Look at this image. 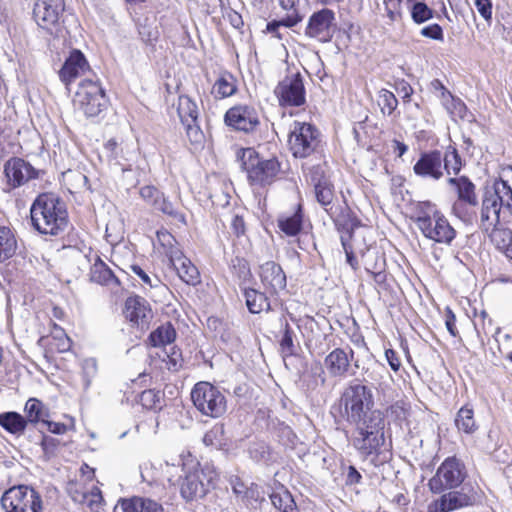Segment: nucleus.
Returning a JSON list of instances; mask_svg holds the SVG:
<instances>
[{"mask_svg": "<svg viewBox=\"0 0 512 512\" xmlns=\"http://www.w3.org/2000/svg\"><path fill=\"white\" fill-rule=\"evenodd\" d=\"M448 183L457 188L458 198L469 205H477V197L475 194V185L467 177H450Z\"/></svg>", "mask_w": 512, "mask_h": 512, "instance_id": "nucleus-30", "label": "nucleus"}, {"mask_svg": "<svg viewBox=\"0 0 512 512\" xmlns=\"http://www.w3.org/2000/svg\"><path fill=\"white\" fill-rule=\"evenodd\" d=\"M456 318L453 312L448 309L446 312V318H445V325L447 327V330L450 332L452 336L457 335V329H456Z\"/></svg>", "mask_w": 512, "mask_h": 512, "instance_id": "nucleus-63", "label": "nucleus"}, {"mask_svg": "<svg viewBox=\"0 0 512 512\" xmlns=\"http://www.w3.org/2000/svg\"><path fill=\"white\" fill-rule=\"evenodd\" d=\"M89 69L88 62L79 50H74L65 60L59 77L61 81L68 87L76 78L82 76Z\"/></svg>", "mask_w": 512, "mask_h": 512, "instance_id": "nucleus-21", "label": "nucleus"}, {"mask_svg": "<svg viewBox=\"0 0 512 512\" xmlns=\"http://www.w3.org/2000/svg\"><path fill=\"white\" fill-rule=\"evenodd\" d=\"M175 337L176 331L173 325L167 322L154 330L150 334L149 340L151 344L156 347L172 343L175 340Z\"/></svg>", "mask_w": 512, "mask_h": 512, "instance_id": "nucleus-38", "label": "nucleus"}, {"mask_svg": "<svg viewBox=\"0 0 512 512\" xmlns=\"http://www.w3.org/2000/svg\"><path fill=\"white\" fill-rule=\"evenodd\" d=\"M421 35L434 40H443V30L438 24H431L421 29Z\"/></svg>", "mask_w": 512, "mask_h": 512, "instance_id": "nucleus-58", "label": "nucleus"}, {"mask_svg": "<svg viewBox=\"0 0 512 512\" xmlns=\"http://www.w3.org/2000/svg\"><path fill=\"white\" fill-rule=\"evenodd\" d=\"M138 33L141 40L146 44H153L158 39L159 32L155 25V19L145 17L138 22Z\"/></svg>", "mask_w": 512, "mask_h": 512, "instance_id": "nucleus-42", "label": "nucleus"}, {"mask_svg": "<svg viewBox=\"0 0 512 512\" xmlns=\"http://www.w3.org/2000/svg\"><path fill=\"white\" fill-rule=\"evenodd\" d=\"M27 425L25 417L17 412L10 411L0 414V426L13 435L24 434Z\"/></svg>", "mask_w": 512, "mask_h": 512, "instance_id": "nucleus-29", "label": "nucleus"}, {"mask_svg": "<svg viewBox=\"0 0 512 512\" xmlns=\"http://www.w3.org/2000/svg\"><path fill=\"white\" fill-rule=\"evenodd\" d=\"M1 506L5 512H42L40 494L27 485L14 486L1 497Z\"/></svg>", "mask_w": 512, "mask_h": 512, "instance_id": "nucleus-6", "label": "nucleus"}, {"mask_svg": "<svg viewBox=\"0 0 512 512\" xmlns=\"http://www.w3.org/2000/svg\"><path fill=\"white\" fill-rule=\"evenodd\" d=\"M430 89L440 99L447 111L452 112L454 109L463 107L461 100L454 98L439 79L431 81Z\"/></svg>", "mask_w": 512, "mask_h": 512, "instance_id": "nucleus-31", "label": "nucleus"}, {"mask_svg": "<svg viewBox=\"0 0 512 512\" xmlns=\"http://www.w3.org/2000/svg\"><path fill=\"white\" fill-rule=\"evenodd\" d=\"M4 174L12 188L20 187L37 177V171L24 159L13 157L4 165Z\"/></svg>", "mask_w": 512, "mask_h": 512, "instance_id": "nucleus-18", "label": "nucleus"}, {"mask_svg": "<svg viewBox=\"0 0 512 512\" xmlns=\"http://www.w3.org/2000/svg\"><path fill=\"white\" fill-rule=\"evenodd\" d=\"M455 425L458 431L465 434H473L478 430V425L474 418V410L469 404L459 409L455 417Z\"/></svg>", "mask_w": 512, "mask_h": 512, "instance_id": "nucleus-33", "label": "nucleus"}, {"mask_svg": "<svg viewBox=\"0 0 512 512\" xmlns=\"http://www.w3.org/2000/svg\"><path fill=\"white\" fill-rule=\"evenodd\" d=\"M403 0H382V17L386 18L389 25L399 22L403 18Z\"/></svg>", "mask_w": 512, "mask_h": 512, "instance_id": "nucleus-41", "label": "nucleus"}, {"mask_svg": "<svg viewBox=\"0 0 512 512\" xmlns=\"http://www.w3.org/2000/svg\"><path fill=\"white\" fill-rule=\"evenodd\" d=\"M309 376L312 377V381L308 386L315 389L318 386H323L326 382L325 372L320 363H314L309 371Z\"/></svg>", "mask_w": 512, "mask_h": 512, "instance_id": "nucleus-56", "label": "nucleus"}, {"mask_svg": "<svg viewBox=\"0 0 512 512\" xmlns=\"http://www.w3.org/2000/svg\"><path fill=\"white\" fill-rule=\"evenodd\" d=\"M140 401L148 409L159 408L161 402L160 392L151 389L143 391L140 395Z\"/></svg>", "mask_w": 512, "mask_h": 512, "instance_id": "nucleus-53", "label": "nucleus"}, {"mask_svg": "<svg viewBox=\"0 0 512 512\" xmlns=\"http://www.w3.org/2000/svg\"><path fill=\"white\" fill-rule=\"evenodd\" d=\"M163 193H161L154 186H144L140 189V196L149 205L156 207L158 201L161 199Z\"/></svg>", "mask_w": 512, "mask_h": 512, "instance_id": "nucleus-54", "label": "nucleus"}, {"mask_svg": "<svg viewBox=\"0 0 512 512\" xmlns=\"http://www.w3.org/2000/svg\"><path fill=\"white\" fill-rule=\"evenodd\" d=\"M155 209L170 216L175 221H178L183 225L186 224L185 215L179 211L178 208L174 207V205L168 199H166L164 195H162L161 199L158 201Z\"/></svg>", "mask_w": 512, "mask_h": 512, "instance_id": "nucleus-46", "label": "nucleus"}, {"mask_svg": "<svg viewBox=\"0 0 512 512\" xmlns=\"http://www.w3.org/2000/svg\"><path fill=\"white\" fill-rule=\"evenodd\" d=\"M126 317L140 326L148 324L151 318V310L147 307L146 301L141 297H129L125 303Z\"/></svg>", "mask_w": 512, "mask_h": 512, "instance_id": "nucleus-24", "label": "nucleus"}, {"mask_svg": "<svg viewBox=\"0 0 512 512\" xmlns=\"http://www.w3.org/2000/svg\"><path fill=\"white\" fill-rule=\"evenodd\" d=\"M203 443L217 449L223 448L227 444L223 425L216 424L208 430L203 437Z\"/></svg>", "mask_w": 512, "mask_h": 512, "instance_id": "nucleus-43", "label": "nucleus"}, {"mask_svg": "<svg viewBox=\"0 0 512 512\" xmlns=\"http://www.w3.org/2000/svg\"><path fill=\"white\" fill-rule=\"evenodd\" d=\"M274 93L283 107H300L305 104L306 92L300 73L285 76L275 87Z\"/></svg>", "mask_w": 512, "mask_h": 512, "instance_id": "nucleus-12", "label": "nucleus"}, {"mask_svg": "<svg viewBox=\"0 0 512 512\" xmlns=\"http://www.w3.org/2000/svg\"><path fill=\"white\" fill-rule=\"evenodd\" d=\"M191 399L203 415L216 418L226 411L225 396L209 382L197 383L191 391Z\"/></svg>", "mask_w": 512, "mask_h": 512, "instance_id": "nucleus-8", "label": "nucleus"}, {"mask_svg": "<svg viewBox=\"0 0 512 512\" xmlns=\"http://www.w3.org/2000/svg\"><path fill=\"white\" fill-rule=\"evenodd\" d=\"M237 90L234 76L228 72L222 73L214 83L211 93L216 99L232 96Z\"/></svg>", "mask_w": 512, "mask_h": 512, "instance_id": "nucleus-32", "label": "nucleus"}, {"mask_svg": "<svg viewBox=\"0 0 512 512\" xmlns=\"http://www.w3.org/2000/svg\"><path fill=\"white\" fill-rule=\"evenodd\" d=\"M465 476V467L461 461L456 457H448L429 480L428 486L432 493L439 494L444 490L458 487Z\"/></svg>", "mask_w": 512, "mask_h": 512, "instance_id": "nucleus-10", "label": "nucleus"}, {"mask_svg": "<svg viewBox=\"0 0 512 512\" xmlns=\"http://www.w3.org/2000/svg\"><path fill=\"white\" fill-rule=\"evenodd\" d=\"M414 173L421 178L440 180L443 177V159L439 150L424 152L413 166Z\"/></svg>", "mask_w": 512, "mask_h": 512, "instance_id": "nucleus-17", "label": "nucleus"}, {"mask_svg": "<svg viewBox=\"0 0 512 512\" xmlns=\"http://www.w3.org/2000/svg\"><path fill=\"white\" fill-rule=\"evenodd\" d=\"M225 123L235 130L251 132L259 125L256 110L246 105L230 108L225 114Z\"/></svg>", "mask_w": 512, "mask_h": 512, "instance_id": "nucleus-16", "label": "nucleus"}, {"mask_svg": "<svg viewBox=\"0 0 512 512\" xmlns=\"http://www.w3.org/2000/svg\"><path fill=\"white\" fill-rule=\"evenodd\" d=\"M43 424L46 425L47 429L53 434L61 435L66 432V426L63 423L49 421L48 418H46Z\"/></svg>", "mask_w": 512, "mask_h": 512, "instance_id": "nucleus-61", "label": "nucleus"}, {"mask_svg": "<svg viewBox=\"0 0 512 512\" xmlns=\"http://www.w3.org/2000/svg\"><path fill=\"white\" fill-rule=\"evenodd\" d=\"M177 111L183 125L197 121L198 108L190 97L184 95L179 97Z\"/></svg>", "mask_w": 512, "mask_h": 512, "instance_id": "nucleus-36", "label": "nucleus"}, {"mask_svg": "<svg viewBox=\"0 0 512 512\" xmlns=\"http://www.w3.org/2000/svg\"><path fill=\"white\" fill-rule=\"evenodd\" d=\"M271 502L275 508L282 512H294L296 510V504L288 492L272 494Z\"/></svg>", "mask_w": 512, "mask_h": 512, "instance_id": "nucleus-47", "label": "nucleus"}, {"mask_svg": "<svg viewBox=\"0 0 512 512\" xmlns=\"http://www.w3.org/2000/svg\"><path fill=\"white\" fill-rule=\"evenodd\" d=\"M237 157L252 184L261 186L271 184L280 172V163L275 157L261 158L253 148L240 149Z\"/></svg>", "mask_w": 512, "mask_h": 512, "instance_id": "nucleus-4", "label": "nucleus"}, {"mask_svg": "<svg viewBox=\"0 0 512 512\" xmlns=\"http://www.w3.org/2000/svg\"><path fill=\"white\" fill-rule=\"evenodd\" d=\"M475 5L479 14L485 19L492 17V4L490 0H475Z\"/></svg>", "mask_w": 512, "mask_h": 512, "instance_id": "nucleus-59", "label": "nucleus"}, {"mask_svg": "<svg viewBox=\"0 0 512 512\" xmlns=\"http://www.w3.org/2000/svg\"><path fill=\"white\" fill-rule=\"evenodd\" d=\"M232 228L237 235H241L245 231V224L242 217L236 215L232 220Z\"/></svg>", "mask_w": 512, "mask_h": 512, "instance_id": "nucleus-64", "label": "nucleus"}, {"mask_svg": "<svg viewBox=\"0 0 512 512\" xmlns=\"http://www.w3.org/2000/svg\"><path fill=\"white\" fill-rule=\"evenodd\" d=\"M258 498H259V492H258L257 486H251V487H247L244 490L241 500L243 502H245V504L248 505V504H250V502L252 500L257 501Z\"/></svg>", "mask_w": 512, "mask_h": 512, "instance_id": "nucleus-60", "label": "nucleus"}, {"mask_svg": "<svg viewBox=\"0 0 512 512\" xmlns=\"http://www.w3.org/2000/svg\"><path fill=\"white\" fill-rule=\"evenodd\" d=\"M385 357L390 365V367L394 370V371H398V369L400 368L401 366V362L397 356V353L392 350V349H387L385 351Z\"/></svg>", "mask_w": 512, "mask_h": 512, "instance_id": "nucleus-62", "label": "nucleus"}, {"mask_svg": "<svg viewBox=\"0 0 512 512\" xmlns=\"http://www.w3.org/2000/svg\"><path fill=\"white\" fill-rule=\"evenodd\" d=\"M347 422L355 426L353 445L363 456L378 451L384 444V415L374 409L372 391L365 385H348L341 396Z\"/></svg>", "mask_w": 512, "mask_h": 512, "instance_id": "nucleus-1", "label": "nucleus"}, {"mask_svg": "<svg viewBox=\"0 0 512 512\" xmlns=\"http://www.w3.org/2000/svg\"><path fill=\"white\" fill-rule=\"evenodd\" d=\"M63 11L64 0H37L33 15L41 28L53 33L59 25Z\"/></svg>", "mask_w": 512, "mask_h": 512, "instance_id": "nucleus-13", "label": "nucleus"}, {"mask_svg": "<svg viewBox=\"0 0 512 512\" xmlns=\"http://www.w3.org/2000/svg\"><path fill=\"white\" fill-rule=\"evenodd\" d=\"M507 191H504L502 179L496 180L492 189L485 192L481 208V228L488 232L500 223L502 208L509 210Z\"/></svg>", "mask_w": 512, "mask_h": 512, "instance_id": "nucleus-7", "label": "nucleus"}, {"mask_svg": "<svg viewBox=\"0 0 512 512\" xmlns=\"http://www.w3.org/2000/svg\"><path fill=\"white\" fill-rule=\"evenodd\" d=\"M89 488L79 481H70L67 484V493L76 503L83 502L85 500V493L88 492Z\"/></svg>", "mask_w": 512, "mask_h": 512, "instance_id": "nucleus-52", "label": "nucleus"}, {"mask_svg": "<svg viewBox=\"0 0 512 512\" xmlns=\"http://www.w3.org/2000/svg\"><path fill=\"white\" fill-rule=\"evenodd\" d=\"M130 269L136 276L139 277L143 285H146L148 287H156L160 283L158 277H156L155 275L150 276L138 265H132Z\"/></svg>", "mask_w": 512, "mask_h": 512, "instance_id": "nucleus-57", "label": "nucleus"}, {"mask_svg": "<svg viewBox=\"0 0 512 512\" xmlns=\"http://www.w3.org/2000/svg\"><path fill=\"white\" fill-rule=\"evenodd\" d=\"M335 20V13L328 9L323 8L314 12L308 20L305 35L310 38H316L320 41H329L332 37V25Z\"/></svg>", "mask_w": 512, "mask_h": 512, "instance_id": "nucleus-14", "label": "nucleus"}, {"mask_svg": "<svg viewBox=\"0 0 512 512\" xmlns=\"http://www.w3.org/2000/svg\"><path fill=\"white\" fill-rule=\"evenodd\" d=\"M416 225L423 235L440 244L449 245L456 236L455 229L448 220L438 211L432 215L426 214L416 219Z\"/></svg>", "mask_w": 512, "mask_h": 512, "instance_id": "nucleus-11", "label": "nucleus"}, {"mask_svg": "<svg viewBox=\"0 0 512 512\" xmlns=\"http://www.w3.org/2000/svg\"><path fill=\"white\" fill-rule=\"evenodd\" d=\"M73 105L77 111L91 118L106 110L108 99L97 81L85 79L78 85L73 98Z\"/></svg>", "mask_w": 512, "mask_h": 512, "instance_id": "nucleus-5", "label": "nucleus"}, {"mask_svg": "<svg viewBox=\"0 0 512 512\" xmlns=\"http://www.w3.org/2000/svg\"><path fill=\"white\" fill-rule=\"evenodd\" d=\"M119 505L123 512H164L161 503L148 497L134 496L128 499H121Z\"/></svg>", "mask_w": 512, "mask_h": 512, "instance_id": "nucleus-26", "label": "nucleus"}, {"mask_svg": "<svg viewBox=\"0 0 512 512\" xmlns=\"http://www.w3.org/2000/svg\"><path fill=\"white\" fill-rule=\"evenodd\" d=\"M81 367L84 389L87 390L97 375L98 364L95 358H87L82 361Z\"/></svg>", "mask_w": 512, "mask_h": 512, "instance_id": "nucleus-49", "label": "nucleus"}, {"mask_svg": "<svg viewBox=\"0 0 512 512\" xmlns=\"http://www.w3.org/2000/svg\"><path fill=\"white\" fill-rule=\"evenodd\" d=\"M17 250V240L8 227H0V263L13 257Z\"/></svg>", "mask_w": 512, "mask_h": 512, "instance_id": "nucleus-34", "label": "nucleus"}, {"mask_svg": "<svg viewBox=\"0 0 512 512\" xmlns=\"http://www.w3.org/2000/svg\"><path fill=\"white\" fill-rule=\"evenodd\" d=\"M259 276L264 287L271 293H278L286 288V275L281 266L274 261H267L259 267Z\"/></svg>", "mask_w": 512, "mask_h": 512, "instance_id": "nucleus-20", "label": "nucleus"}, {"mask_svg": "<svg viewBox=\"0 0 512 512\" xmlns=\"http://www.w3.org/2000/svg\"><path fill=\"white\" fill-rule=\"evenodd\" d=\"M33 227L41 234L56 236L68 225L65 204L53 194H40L30 208Z\"/></svg>", "mask_w": 512, "mask_h": 512, "instance_id": "nucleus-3", "label": "nucleus"}, {"mask_svg": "<svg viewBox=\"0 0 512 512\" xmlns=\"http://www.w3.org/2000/svg\"><path fill=\"white\" fill-rule=\"evenodd\" d=\"M378 105L383 114L391 115L398 105V100L392 92L382 89L379 91Z\"/></svg>", "mask_w": 512, "mask_h": 512, "instance_id": "nucleus-48", "label": "nucleus"}, {"mask_svg": "<svg viewBox=\"0 0 512 512\" xmlns=\"http://www.w3.org/2000/svg\"><path fill=\"white\" fill-rule=\"evenodd\" d=\"M278 2L286 15L281 20L268 24L267 29L270 32H274L279 26L293 27L303 20V16L299 13L300 0H278Z\"/></svg>", "mask_w": 512, "mask_h": 512, "instance_id": "nucleus-25", "label": "nucleus"}, {"mask_svg": "<svg viewBox=\"0 0 512 512\" xmlns=\"http://www.w3.org/2000/svg\"><path fill=\"white\" fill-rule=\"evenodd\" d=\"M179 278L188 285L200 282L198 269L186 258L182 252H175L174 259L170 261Z\"/></svg>", "mask_w": 512, "mask_h": 512, "instance_id": "nucleus-23", "label": "nucleus"}, {"mask_svg": "<svg viewBox=\"0 0 512 512\" xmlns=\"http://www.w3.org/2000/svg\"><path fill=\"white\" fill-rule=\"evenodd\" d=\"M353 357L352 349L346 352L344 349L336 348L325 357L324 364L330 376L343 378L347 376Z\"/></svg>", "mask_w": 512, "mask_h": 512, "instance_id": "nucleus-22", "label": "nucleus"}, {"mask_svg": "<svg viewBox=\"0 0 512 512\" xmlns=\"http://www.w3.org/2000/svg\"><path fill=\"white\" fill-rule=\"evenodd\" d=\"M85 494V500L80 504L85 505L91 512H100L104 506L101 490L96 485H92Z\"/></svg>", "mask_w": 512, "mask_h": 512, "instance_id": "nucleus-44", "label": "nucleus"}, {"mask_svg": "<svg viewBox=\"0 0 512 512\" xmlns=\"http://www.w3.org/2000/svg\"><path fill=\"white\" fill-rule=\"evenodd\" d=\"M411 18L416 24H422L433 18V10L424 2H415L411 7Z\"/></svg>", "mask_w": 512, "mask_h": 512, "instance_id": "nucleus-50", "label": "nucleus"}, {"mask_svg": "<svg viewBox=\"0 0 512 512\" xmlns=\"http://www.w3.org/2000/svg\"><path fill=\"white\" fill-rule=\"evenodd\" d=\"M244 295L247 308L251 313L257 314L270 309V303L264 293L255 289H248L245 290Z\"/></svg>", "mask_w": 512, "mask_h": 512, "instance_id": "nucleus-35", "label": "nucleus"}, {"mask_svg": "<svg viewBox=\"0 0 512 512\" xmlns=\"http://www.w3.org/2000/svg\"><path fill=\"white\" fill-rule=\"evenodd\" d=\"M314 194L317 202L323 207L328 215L335 222H338L339 208L335 204L337 197L334 185L331 181L325 177L320 178L314 184Z\"/></svg>", "mask_w": 512, "mask_h": 512, "instance_id": "nucleus-19", "label": "nucleus"}, {"mask_svg": "<svg viewBox=\"0 0 512 512\" xmlns=\"http://www.w3.org/2000/svg\"><path fill=\"white\" fill-rule=\"evenodd\" d=\"M157 238L160 245L164 248V252L169 257L170 261L174 259V254L176 251L181 252L176 239L168 231L157 232Z\"/></svg>", "mask_w": 512, "mask_h": 512, "instance_id": "nucleus-45", "label": "nucleus"}, {"mask_svg": "<svg viewBox=\"0 0 512 512\" xmlns=\"http://www.w3.org/2000/svg\"><path fill=\"white\" fill-rule=\"evenodd\" d=\"M475 500L474 494L467 493L462 488L459 491L445 493L429 503L428 512H452L473 505Z\"/></svg>", "mask_w": 512, "mask_h": 512, "instance_id": "nucleus-15", "label": "nucleus"}, {"mask_svg": "<svg viewBox=\"0 0 512 512\" xmlns=\"http://www.w3.org/2000/svg\"><path fill=\"white\" fill-rule=\"evenodd\" d=\"M184 126L186 129L187 137L189 138L190 142L195 146H200L204 141V134L201 131L199 125L197 124V121L184 124Z\"/></svg>", "mask_w": 512, "mask_h": 512, "instance_id": "nucleus-55", "label": "nucleus"}, {"mask_svg": "<svg viewBox=\"0 0 512 512\" xmlns=\"http://www.w3.org/2000/svg\"><path fill=\"white\" fill-rule=\"evenodd\" d=\"M487 233H490L491 241L495 244V246L499 250L506 251L507 256L512 258V248L510 249V245L512 243V232L507 228H497V226Z\"/></svg>", "mask_w": 512, "mask_h": 512, "instance_id": "nucleus-37", "label": "nucleus"}, {"mask_svg": "<svg viewBox=\"0 0 512 512\" xmlns=\"http://www.w3.org/2000/svg\"><path fill=\"white\" fill-rule=\"evenodd\" d=\"M302 219L301 206H298L294 214L281 217L278 220V226L286 235L295 236L301 230Z\"/></svg>", "mask_w": 512, "mask_h": 512, "instance_id": "nucleus-39", "label": "nucleus"}, {"mask_svg": "<svg viewBox=\"0 0 512 512\" xmlns=\"http://www.w3.org/2000/svg\"><path fill=\"white\" fill-rule=\"evenodd\" d=\"M24 413L27 424L43 423L50 415L48 407L37 398H29L26 401Z\"/></svg>", "mask_w": 512, "mask_h": 512, "instance_id": "nucleus-28", "label": "nucleus"}, {"mask_svg": "<svg viewBox=\"0 0 512 512\" xmlns=\"http://www.w3.org/2000/svg\"><path fill=\"white\" fill-rule=\"evenodd\" d=\"M166 466H181L185 473L180 493L186 501H193L206 495L216 478V472L209 468H200L199 461L189 451H182L177 458L166 460Z\"/></svg>", "mask_w": 512, "mask_h": 512, "instance_id": "nucleus-2", "label": "nucleus"}, {"mask_svg": "<svg viewBox=\"0 0 512 512\" xmlns=\"http://www.w3.org/2000/svg\"><path fill=\"white\" fill-rule=\"evenodd\" d=\"M319 143L318 129L306 122L294 121L288 137V146L294 157L306 158L311 155Z\"/></svg>", "mask_w": 512, "mask_h": 512, "instance_id": "nucleus-9", "label": "nucleus"}, {"mask_svg": "<svg viewBox=\"0 0 512 512\" xmlns=\"http://www.w3.org/2000/svg\"><path fill=\"white\" fill-rule=\"evenodd\" d=\"M443 159V174L446 172L448 175H457L462 168V159L456 150V148L449 146L447 147Z\"/></svg>", "mask_w": 512, "mask_h": 512, "instance_id": "nucleus-40", "label": "nucleus"}, {"mask_svg": "<svg viewBox=\"0 0 512 512\" xmlns=\"http://www.w3.org/2000/svg\"><path fill=\"white\" fill-rule=\"evenodd\" d=\"M280 351L284 358L288 357V356H292L295 353L293 332L290 329V326L288 323L285 324L284 334L282 336V339L280 340Z\"/></svg>", "mask_w": 512, "mask_h": 512, "instance_id": "nucleus-51", "label": "nucleus"}, {"mask_svg": "<svg viewBox=\"0 0 512 512\" xmlns=\"http://www.w3.org/2000/svg\"><path fill=\"white\" fill-rule=\"evenodd\" d=\"M90 280L101 285H119L118 278L114 275L106 263H104L99 257H97L96 261L90 269Z\"/></svg>", "mask_w": 512, "mask_h": 512, "instance_id": "nucleus-27", "label": "nucleus"}]
</instances>
